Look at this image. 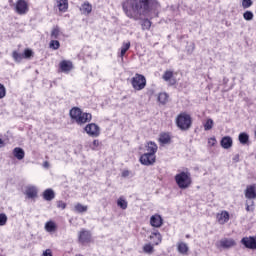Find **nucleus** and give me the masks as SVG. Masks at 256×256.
I'll use <instances>...</instances> for the list:
<instances>
[{"label": "nucleus", "mask_w": 256, "mask_h": 256, "mask_svg": "<svg viewBox=\"0 0 256 256\" xmlns=\"http://www.w3.org/2000/svg\"><path fill=\"white\" fill-rule=\"evenodd\" d=\"M153 237H156V242L155 245H159V243H161L163 237L161 236V233L159 232V230H154L152 232V234L150 235V239H153Z\"/></svg>", "instance_id": "nucleus-30"}, {"label": "nucleus", "mask_w": 256, "mask_h": 256, "mask_svg": "<svg viewBox=\"0 0 256 256\" xmlns=\"http://www.w3.org/2000/svg\"><path fill=\"white\" fill-rule=\"evenodd\" d=\"M187 239H189V235H186Z\"/></svg>", "instance_id": "nucleus-52"}, {"label": "nucleus", "mask_w": 256, "mask_h": 256, "mask_svg": "<svg viewBox=\"0 0 256 256\" xmlns=\"http://www.w3.org/2000/svg\"><path fill=\"white\" fill-rule=\"evenodd\" d=\"M142 29L145 30H149L151 29V20L150 19H144L142 22Z\"/></svg>", "instance_id": "nucleus-38"}, {"label": "nucleus", "mask_w": 256, "mask_h": 256, "mask_svg": "<svg viewBox=\"0 0 256 256\" xmlns=\"http://www.w3.org/2000/svg\"><path fill=\"white\" fill-rule=\"evenodd\" d=\"M44 229L47 233H55L57 231V224L50 220L45 223Z\"/></svg>", "instance_id": "nucleus-23"}, {"label": "nucleus", "mask_w": 256, "mask_h": 256, "mask_svg": "<svg viewBox=\"0 0 256 256\" xmlns=\"http://www.w3.org/2000/svg\"><path fill=\"white\" fill-rule=\"evenodd\" d=\"M62 73H69L73 69V63L71 61L63 60L59 64Z\"/></svg>", "instance_id": "nucleus-16"}, {"label": "nucleus", "mask_w": 256, "mask_h": 256, "mask_svg": "<svg viewBox=\"0 0 256 256\" xmlns=\"http://www.w3.org/2000/svg\"><path fill=\"white\" fill-rule=\"evenodd\" d=\"M117 205L118 207H120V209H127L128 207V203H127V200H125V198L123 197H120L118 200H117Z\"/></svg>", "instance_id": "nucleus-32"}, {"label": "nucleus", "mask_w": 256, "mask_h": 256, "mask_svg": "<svg viewBox=\"0 0 256 256\" xmlns=\"http://www.w3.org/2000/svg\"><path fill=\"white\" fill-rule=\"evenodd\" d=\"M59 35H61V28L54 26L50 34L51 39H59Z\"/></svg>", "instance_id": "nucleus-29"}, {"label": "nucleus", "mask_w": 256, "mask_h": 256, "mask_svg": "<svg viewBox=\"0 0 256 256\" xmlns=\"http://www.w3.org/2000/svg\"><path fill=\"white\" fill-rule=\"evenodd\" d=\"M14 11L18 15H27L29 13V4L25 0H17L14 5Z\"/></svg>", "instance_id": "nucleus-6"}, {"label": "nucleus", "mask_w": 256, "mask_h": 256, "mask_svg": "<svg viewBox=\"0 0 256 256\" xmlns=\"http://www.w3.org/2000/svg\"><path fill=\"white\" fill-rule=\"evenodd\" d=\"M131 49V42H124L120 48V55L121 59L125 57V53H127V50Z\"/></svg>", "instance_id": "nucleus-26"}, {"label": "nucleus", "mask_w": 256, "mask_h": 256, "mask_svg": "<svg viewBox=\"0 0 256 256\" xmlns=\"http://www.w3.org/2000/svg\"><path fill=\"white\" fill-rule=\"evenodd\" d=\"M0 145H3V140L0 138Z\"/></svg>", "instance_id": "nucleus-51"}, {"label": "nucleus", "mask_w": 256, "mask_h": 256, "mask_svg": "<svg viewBox=\"0 0 256 256\" xmlns=\"http://www.w3.org/2000/svg\"><path fill=\"white\" fill-rule=\"evenodd\" d=\"M143 251H144V253H147L148 255H151V253H153V245L145 244L143 246Z\"/></svg>", "instance_id": "nucleus-42"}, {"label": "nucleus", "mask_w": 256, "mask_h": 256, "mask_svg": "<svg viewBox=\"0 0 256 256\" xmlns=\"http://www.w3.org/2000/svg\"><path fill=\"white\" fill-rule=\"evenodd\" d=\"M159 142L162 145H167V143H171V136L168 133H162L160 134Z\"/></svg>", "instance_id": "nucleus-27"}, {"label": "nucleus", "mask_w": 256, "mask_h": 256, "mask_svg": "<svg viewBox=\"0 0 256 256\" xmlns=\"http://www.w3.org/2000/svg\"><path fill=\"white\" fill-rule=\"evenodd\" d=\"M12 58L15 61V63H21V61H23L24 59V56L22 53H19L15 50L12 52Z\"/></svg>", "instance_id": "nucleus-31"}, {"label": "nucleus", "mask_w": 256, "mask_h": 256, "mask_svg": "<svg viewBox=\"0 0 256 256\" xmlns=\"http://www.w3.org/2000/svg\"><path fill=\"white\" fill-rule=\"evenodd\" d=\"M7 225V214L1 213L0 214V227H5Z\"/></svg>", "instance_id": "nucleus-41"}, {"label": "nucleus", "mask_w": 256, "mask_h": 256, "mask_svg": "<svg viewBox=\"0 0 256 256\" xmlns=\"http://www.w3.org/2000/svg\"><path fill=\"white\" fill-rule=\"evenodd\" d=\"M13 156L18 159V161H21L25 159V150L21 147H16L13 149Z\"/></svg>", "instance_id": "nucleus-19"}, {"label": "nucleus", "mask_w": 256, "mask_h": 256, "mask_svg": "<svg viewBox=\"0 0 256 256\" xmlns=\"http://www.w3.org/2000/svg\"><path fill=\"white\" fill-rule=\"evenodd\" d=\"M216 219L220 225H225V223L229 222V212L222 211L216 215Z\"/></svg>", "instance_id": "nucleus-15"}, {"label": "nucleus", "mask_w": 256, "mask_h": 256, "mask_svg": "<svg viewBox=\"0 0 256 256\" xmlns=\"http://www.w3.org/2000/svg\"><path fill=\"white\" fill-rule=\"evenodd\" d=\"M232 161H234V163H239V154H236V155L233 157Z\"/></svg>", "instance_id": "nucleus-50"}, {"label": "nucleus", "mask_w": 256, "mask_h": 256, "mask_svg": "<svg viewBox=\"0 0 256 256\" xmlns=\"http://www.w3.org/2000/svg\"><path fill=\"white\" fill-rule=\"evenodd\" d=\"M131 85L135 91H143V88L147 86V79L141 74H135L131 79Z\"/></svg>", "instance_id": "nucleus-5"}, {"label": "nucleus", "mask_w": 256, "mask_h": 256, "mask_svg": "<svg viewBox=\"0 0 256 256\" xmlns=\"http://www.w3.org/2000/svg\"><path fill=\"white\" fill-rule=\"evenodd\" d=\"M213 119L209 118L204 124V131H211L213 129Z\"/></svg>", "instance_id": "nucleus-37"}, {"label": "nucleus", "mask_w": 256, "mask_h": 256, "mask_svg": "<svg viewBox=\"0 0 256 256\" xmlns=\"http://www.w3.org/2000/svg\"><path fill=\"white\" fill-rule=\"evenodd\" d=\"M69 115L77 125H85V123H90L91 119H93L91 113L83 112L79 107H73Z\"/></svg>", "instance_id": "nucleus-2"}, {"label": "nucleus", "mask_w": 256, "mask_h": 256, "mask_svg": "<svg viewBox=\"0 0 256 256\" xmlns=\"http://www.w3.org/2000/svg\"><path fill=\"white\" fill-rule=\"evenodd\" d=\"M5 95H7V89L0 83V99H4Z\"/></svg>", "instance_id": "nucleus-44"}, {"label": "nucleus", "mask_w": 256, "mask_h": 256, "mask_svg": "<svg viewBox=\"0 0 256 256\" xmlns=\"http://www.w3.org/2000/svg\"><path fill=\"white\" fill-rule=\"evenodd\" d=\"M177 251L181 253V255H187V253H189V246L185 242H180L177 245Z\"/></svg>", "instance_id": "nucleus-22"}, {"label": "nucleus", "mask_w": 256, "mask_h": 256, "mask_svg": "<svg viewBox=\"0 0 256 256\" xmlns=\"http://www.w3.org/2000/svg\"><path fill=\"white\" fill-rule=\"evenodd\" d=\"M37 193H38V190L36 186L28 185L26 186L24 195H26L27 199H35L37 198Z\"/></svg>", "instance_id": "nucleus-13"}, {"label": "nucleus", "mask_w": 256, "mask_h": 256, "mask_svg": "<svg viewBox=\"0 0 256 256\" xmlns=\"http://www.w3.org/2000/svg\"><path fill=\"white\" fill-rule=\"evenodd\" d=\"M129 175H131V172L129 170H124L122 172V177H129Z\"/></svg>", "instance_id": "nucleus-49"}, {"label": "nucleus", "mask_w": 256, "mask_h": 256, "mask_svg": "<svg viewBox=\"0 0 256 256\" xmlns=\"http://www.w3.org/2000/svg\"><path fill=\"white\" fill-rule=\"evenodd\" d=\"M237 243L233 240V238H223L218 243H216V247L218 249H231V247H235Z\"/></svg>", "instance_id": "nucleus-8"}, {"label": "nucleus", "mask_w": 256, "mask_h": 256, "mask_svg": "<svg viewBox=\"0 0 256 256\" xmlns=\"http://www.w3.org/2000/svg\"><path fill=\"white\" fill-rule=\"evenodd\" d=\"M191 116L187 113H182L178 115L176 119L177 127L181 129V131H187L191 128Z\"/></svg>", "instance_id": "nucleus-4"}, {"label": "nucleus", "mask_w": 256, "mask_h": 256, "mask_svg": "<svg viewBox=\"0 0 256 256\" xmlns=\"http://www.w3.org/2000/svg\"><path fill=\"white\" fill-rule=\"evenodd\" d=\"M87 209L88 207L81 203L75 205V211H77V213H85L87 212Z\"/></svg>", "instance_id": "nucleus-36"}, {"label": "nucleus", "mask_w": 256, "mask_h": 256, "mask_svg": "<svg viewBox=\"0 0 256 256\" xmlns=\"http://www.w3.org/2000/svg\"><path fill=\"white\" fill-rule=\"evenodd\" d=\"M49 47H50V49L57 51V49H59V47H61V43L58 40L54 39V40L50 41Z\"/></svg>", "instance_id": "nucleus-33"}, {"label": "nucleus", "mask_w": 256, "mask_h": 256, "mask_svg": "<svg viewBox=\"0 0 256 256\" xmlns=\"http://www.w3.org/2000/svg\"><path fill=\"white\" fill-rule=\"evenodd\" d=\"M57 7L61 13H66L67 9H69V1L68 0H56Z\"/></svg>", "instance_id": "nucleus-18"}, {"label": "nucleus", "mask_w": 256, "mask_h": 256, "mask_svg": "<svg viewBox=\"0 0 256 256\" xmlns=\"http://www.w3.org/2000/svg\"><path fill=\"white\" fill-rule=\"evenodd\" d=\"M100 145H101V142H99V140H94V141L90 144V149H92V151H98Z\"/></svg>", "instance_id": "nucleus-40"}, {"label": "nucleus", "mask_w": 256, "mask_h": 256, "mask_svg": "<svg viewBox=\"0 0 256 256\" xmlns=\"http://www.w3.org/2000/svg\"><path fill=\"white\" fill-rule=\"evenodd\" d=\"M80 11L83 15H90L91 11H93V5L89 2H84L80 7Z\"/></svg>", "instance_id": "nucleus-20"}, {"label": "nucleus", "mask_w": 256, "mask_h": 256, "mask_svg": "<svg viewBox=\"0 0 256 256\" xmlns=\"http://www.w3.org/2000/svg\"><path fill=\"white\" fill-rule=\"evenodd\" d=\"M160 7L157 0H126L122 4L125 15L135 21L141 19V17H150Z\"/></svg>", "instance_id": "nucleus-1"}, {"label": "nucleus", "mask_w": 256, "mask_h": 256, "mask_svg": "<svg viewBox=\"0 0 256 256\" xmlns=\"http://www.w3.org/2000/svg\"><path fill=\"white\" fill-rule=\"evenodd\" d=\"M78 241L82 245H85L86 243H91V231L82 229L78 233Z\"/></svg>", "instance_id": "nucleus-9"}, {"label": "nucleus", "mask_w": 256, "mask_h": 256, "mask_svg": "<svg viewBox=\"0 0 256 256\" xmlns=\"http://www.w3.org/2000/svg\"><path fill=\"white\" fill-rule=\"evenodd\" d=\"M253 6V0H242L243 9H249V7Z\"/></svg>", "instance_id": "nucleus-43"}, {"label": "nucleus", "mask_w": 256, "mask_h": 256, "mask_svg": "<svg viewBox=\"0 0 256 256\" xmlns=\"http://www.w3.org/2000/svg\"><path fill=\"white\" fill-rule=\"evenodd\" d=\"M150 225L159 229V227L163 226V217L159 214H154L150 217Z\"/></svg>", "instance_id": "nucleus-12"}, {"label": "nucleus", "mask_w": 256, "mask_h": 256, "mask_svg": "<svg viewBox=\"0 0 256 256\" xmlns=\"http://www.w3.org/2000/svg\"><path fill=\"white\" fill-rule=\"evenodd\" d=\"M57 207H58V209H65L67 207V204L63 201H58Z\"/></svg>", "instance_id": "nucleus-46"}, {"label": "nucleus", "mask_w": 256, "mask_h": 256, "mask_svg": "<svg viewBox=\"0 0 256 256\" xmlns=\"http://www.w3.org/2000/svg\"><path fill=\"white\" fill-rule=\"evenodd\" d=\"M244 195L246 199H256V184L248 185Z\"/></svg>", "instance_id": "nucleus-14"}, {"label": "nucleus", "mask_w": 256, "mask_h": 256, "mask_svg": "<svg viewBox=\"0 0 256 256\" xmlns=\"http://www.w3.org/2000/svg\"><path fill=\"white\" fill-rule=\"evenodd\" d=\"M34 53L33 50L26 48L23 52V57L24 59H30L31 57H33Z\"/></svg>", "instance_id": "nucleus-39"}, {"label": "nucleus", "mask_w": 256, "mask_h": 256, "mask_svg": "<svg viewBox=\"0 0 256 256\" xmlns=\"http://www.w3.org/2000/svg\"><path fill=\"white\" fill-rule=\"evenodd\" d=\"M169 99V96L167 95V93H160L158 95V101L159 103H161L162 105H165V103H167V100Z\"/></svg>", "instance_id": "nucleus-35"}, {"label": "nucleus", "mask_w": 256, "mask_h": 256, "mask_svg": "<svg viewBox=\"0 0 256 256\" xmlns=\"http://www.w3.org/2000/svg\"><path fill=\"white\" fill-rule=\"evenodd\" d=\"M253 201H247L246 202V211H253Z\"/></svg>", "instance_id": "nucleus-45"}, {"label": "nucleus", "mask_w": 256, "mask_h": 256, "mask_svg": "<svg viewBox=\"0 0 256 256\" xmlns=\"http://www.w3.org/2000/svg\"><path fill=\"white\" fill-rule=\"evenodd\" d=\"M220 145L223 149H231L233 147V138L224 136L220 141Z\"/></svg>", "instance_id": "nucleus-17"}, {"label": "nucleus", "mask_w": 256, "mask_h": 256, "mask_svg": "<svg viewBox=\"0 0 256 256\" xmlns=\"http://www.w3.org/2000/svg\"><path fill=\"white\" fill-rule=\"evenodd\" d=\"M238 140L240 141L241 145H247V143H249V134L246 132H241L238 136Z\"/></svg>", "instance_id": "nucleus-28"}, {"label": "nucleus", "mask_w": 256, "mask_h": 256, "mask_svg": "<svg viewBox=\"0 0 256 256\" xmlns=\"http://www.w3.org/2000/svg\"><path fill=\"white\" fill-rule=\"evenodd\" d=\"M241 244L246 247V249H256V236L244 237L241 239Z\"/></svg>", "instance_id": "nucleus-11"}, {"label": "nucleus", "mask_w": 256, "mask_h": 256, "mask_svg": "<svg viewBox=\"0 0 256 256\" xmlns=\"http://www.w3.org/2000/svg\"><path fill=\"white\" fill-rule=\"evenodd\" d=\"M43 199H45V201H53V199H55V191L51 188L46 189L43 192Z\"/></svg>", "instance_id": "nucleus-21"}, {"label": "nucleus", "mask_w": 256, "mask_h": 256, "mask_svg": "<svg viewBox=\"0 0 256 256\" xmlns=\"http://www.w3.org/2000/svg\"><path fill=\"white\" fill-rule=\"evenodd\" d=\"M174 179L179 189H189V187H191V183H193L190 172L182 171L176 174Z\"/></svg>", "instance_id": "nucleus-3"}, {"label": "nucleus", "mask_w": 256, "mask_h": 256, "mask_svg": "<svg viewBox=\"0 0 256 256\" xmlns=\"http://www.w3.org/2000/svg\"><path fill=\"white\" fill-rule=\"evenodd\" d=\"M42 256H53V252H51V249H46Z\"/></svg>", "instance_id": "nucleus-48"}, {"label": "nucleus", "mask_w": 256, "mask_h": 256, "mask_svg": "<svg viewBox=\"0 0 256 256\" xmlns=\"http://www.w3.org/2000/svg\"><path fill=\"white\" fill-rule=\"evenodd\" d=\"M162 79L164 81L171 83V85H175V80H172L173 79V71H171V70L165 71L162 76Z\"/></svg>", "instance_id": "nucleus-25"}, {"label": "nucleus", "mask_w": 256, "mask_h": 256, "mask_svg": "<svg viewBox=\"0 0 256 256\" xmlns=\"http://www.w3.org/2000/svg\"><path fill=\"white\" fill-rule=\"evenodd\" d=\"M84 131L89 135V137H99V135H101V128L95 123L87 124Z\"/></svg>", "instance_id": "nucleus-7"}, {"label": "nucleus", "mask_w": 256, "mask_h": 256, "mask_svg": "<svg viewBox=\"0 0 256 256\" xmlns=\"http://www.w3.org/2000/svg\"><path fill=\"white\" fill-rule=\"evenodd\" d=\"M157 149H159V147L155 142L150 141L147 143L146 151H148L147 153H150V155H155V153H157Z\"/></svg>", "instance_id": "nucleus-24"}, {"label": "nucleus", "mask_w": 256, "mask_h": 256, "mask_svg": "<svg viewBox=\"0 0 256 256\" xmlns=\"http://www.w3.org/2000/svg\"><path fill=\"white\" fill-rule=\"evenodd\" d=\"M156 161V157L154 154H150V153H144L141 157H140V163L142 165H146L147 167H149L150 165H153Z\"/></svg>", "instance_id": "nucleus-10"}, {"label": "nucleus", "mask_w": 256, "mask_h": 256, "mask_svg": "<svg viewBox=\"0 0 256 256\" xmlns=\"http://www.w3.org/2000/svg\"><path fill=\"white\" fill-rule=\"evenodd\" d=\"M208 143L211 145V147H213L217 143V139H215V137H212L208 140Z\"/></svg>", "instance_id": "nucleus-47"}, {"label": "nucleus", "mask_w": 256, "mask_h": 256, "mask_svg": "<svg viewBox=\"0 0 256 256\" xmlns=\"http://www.w3.org/2000/svg\"><path fill=\"white\" fill-rule=\"evenodd\" d=\"M255 17V15L253 14V12H251L250 10L245 11L243 13V19L245 21H253V18Z\"/></svg>", "instance_id": "nucleus-34"}]
</instances>
